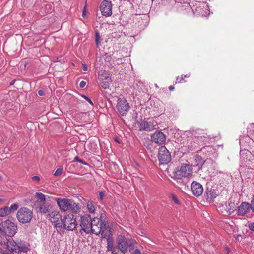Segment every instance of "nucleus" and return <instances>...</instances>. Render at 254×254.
<instances>
[{
  "mask_svg": "<svg viewBox=\"0 0 254 254\" xmlns=\"http://www.w3.org/2000/svg\"><path fill=\"white\" fill-rule=\"evenodd\" d=\"M63 227L68 231L75 230L77 226L76 219L74 218L73 214H69L65 216L62 220Z\"/></svg>",
  "mask_w": 254,
  "mask_h": 254,
  "instance_id": "obj_7",
  "label": "nucleus"
},
{
  "mask_svg": "<svg viewBox=\"0 0 254 254\" xmlns=\"http://www.w3.org/2000/svg\"><path fill=\"white\" fill-rule=\"evenodd\" d=\"M100 222L104 224H108V221L107 220V217L104 213H102L100 214Z\"/></svg>",
  "mask_w": 254,
  "mask_h": 254,
  "instance_id": "obj_31",
  "label": "nucleus"
},
{
  "mask_svg": "<svg viewBox=\"0 0 254 254\" xmlns=\"http://www.w3.org/2000/svg\"><path fill=\"white\" fill-rule=\"evenodd\" d=\"M250 208V205L248 202H242L238 207L237 214L239 216H244Z\"/></svg>",
  "mask_w": 254,
  "mask_h": 254,
  "instance_id": "obj_19",
  "label": "nucleus"
},
{
  "mask_svg": "<svg viewBox=\"0 0 254 254\" xmlns=\"http://www.w3.org/2000/svg\"><path fill=\"white\" fill-rule=\"evenodd\" d=\"M172 198L173 201L175 202V203H176L177 204H179V201L178 198L175 195H173Z\"/></svg>",
  "mask_w": 254,
  "mask_h": 254,
  "instance_id": "obj_44",
  "label": "nucleus"
},
{
  "mask_svg": "<svg viewBox=\"0 0 254 254\" xmlns=\"http://www.w3.org/2000/svg\"><path fill=\"white\" fill-rule=\"evenodd\" d=\"M86 84V83L85 81H82L79 83V87L81 88H83L85 86Z\"/></svg>",
  "mask_w": 254,
  "mask_h": 254,
  "instance_id": "obj_46",
  "label": "nucleus"
},
{
  "mask_svg": "<svg viewBox=\"0 0 254 254\" xmlns=\"http://www.w3.org/2000/svg\"><path fill=\"white\" fill-rule=\"evenodd\" d=\"M53 10V5L51 3L45 4L40 9V13L44 15L48 13H51Z\"/></svg>",
  "mask_w": 254,
  "mask_h": 254,
  "instance_id": "obj_21",
  "label": "nucleus"
},
{
  "mask_svg": "<svg viewBox=\"0 0 254 254\" xmlns=\"http://www.w3.org/2000/svg\"><path fill=\"white\" fill-rule=\"evenodd\" d=\"M92 226L90 227L89 234H95L96 235H102V237L105 238L106 231L108 228V224H104L100 222L98 218L92 219Z\"/></svg>",
  "mask_w": 254,
  "mask_h": 254,
  "instance_id": "obj_3",
  "label": "nucleus"
},
{
  "mask_svg": "<svg viewBox=\"0 0 254 254\" xmlns=\"http://www.w3.org/2000/svg\"><path fill=\"white\" fill-rule=\"evenodd\" d=\"M70 207L68 212H70L72 213L77 214L80 210V206L79 203H75L73 200Z\"/></svg>",
  "mask_w": 254,
  "mask_h": 254,
  "instance_id": "obj_22",
  "label": "nucleus"
},
{
  "mask_svg": "<svg viewBox=\"0 0 254 254\" xmlns=\"http://www.w3.org/2000/svg\"><path fill=\"white\" fill-rule=\"evenodd\" d=\"M92 219L88 214H85L80 217V226L81 227L80 230L83 231L86 234H89L90 227L92 226Z\"/></svg>",
  "mask_w": 254,
  "mask_h": 254,
  "instance_id": "obj_10",
  "label": "nucleus"
},
{
  "mask_svg": "<svg viewBox=\"0 0 254 254\" xmlns=\"http://www.w3.org/2000/svg\"><path fill=\"white\" fill-rule=\"evenodd\" d=\"M112 4L111 1L107 0H103L101 2L100 6V9L102 14L106 17L110 16L112 15Z\"/></svg>",
  "mask_w": 254,
  "mask_h": 254,
  "instance_id": "obj_14",
  "label": "nucleus"
},
{
  "mask_svg": "<svg viewBox=\"0 0 254 254\" xmlns=\"http://www.w3.org/2000/svg\"><path fill=\"white\" fill-rule=\"evenodd\" d=\"M250 205V208L252 210V211L254 212V195L253 196L252 199L251 200Z\"/></svg>",
  "mask_w": 254,
  "mask_h": 254,
  "instance_id": "obj_41",
  "label": "nucleus"
},
{
  "mask_svg": "<svg viewBox=\"0 0 254 254\" xmlns=\"http://www.w3.org/2000/svg\"><path fill=\"white\" fill-rule=\"evenodd\" d=\"M14 82H15V81H14V80H12V81L10 82V85H13V84H14Z\"/></svg>",
  "mask_w": 254,
  "mask_h": 254,
  "instance_id": "obj_59",
  "label": "nucleus"
},
{
  "mask_svg": "<svg viewBox=\"0 0 254 254\" xmlns=\"http://www.w3.org/2000/svg\"><path fill=\"white\" fill-rule=\"evenodd\" d=\"M0 254H9L7 253H2V252H0Z\"/></svg>",
  "mask_w": 254,
  "mask_h": 254,
  "instance_id": "obj_60",
  "label": "nucleus"
},
{
  "mask_svg": "<svg viewBox=\"0 0 254 254\" xmlns=\"http://www.w3.org/2000/svg\"><path fill=\"white\" fill-rule=\"evenodd\" d=\"M117 109L122 115H125L129 109V105L127 101L124 98H119L117 100Z\"/></svg>",
  "mask_w": 254,
  "mask_h": 254,
  "instance_id": "obj_13",
  "label": "nucleus"
},
{
  "mask_svg": "<svg viewBox=\"0 0 254 254\" xmlns=\"http://www.w3.org/2000/svg\"><path fill=\"white\" fill-rule=\"evenodd\" d=\"M249 229L254 232V223H251L249 224Z\"/></svg>",
  "mask_w": 254,
  "mask_h": 254,
  "instance_id": "obj_45",
  "label": "nucleus"
},
{
  "mask_svg": "<svg viewBox=\"0 0 254 254\" xmlns=\"http://www.w3.org/2000/svg\"><path fill=\"white\" fill-rule=\"evenodd\" d=\"M158 158L161 164H168L171 160V154L164 146H161L159 148Z\"/></svg>",
  "mask_w": 254,
  "mask_h": 254,
  "instance_id": "obj_8",
  "label": "nucleus"
},
{
  "mask_svg": "<svg viewBox=\"0 0 254 254\" xmlns=\"http://www.w3.org/2000/svg\"><path fill=\"white\" fill-rule=\"evenodd\" d=\"M205 133L201 129H197L192 132V136L193 138L192 139H190L187 143L188 149L190 150H195L198 148V143L199 139H201L202 136Z\"/></svg>",
  "mask_w": 254,
  "mask_h": 254,
  "instance_id": "obj_5",
  "label": "nucleus"
},
{
  "mask_svg": "<svg viewBox=\"0 0 254 254\" xmlns=\"http://www.w3.org/2000/svg\"><path fill=\"white\" fill-rule=\"evenodd\" d=\"M74 161H76V162H78L83 165H89L87 163H86L85 161H84V160L80 159L78 156H76L74 159Z\"/></svg>",
  "mask_w": 254,
  "mask_h": 254,
  "instance_id": "obj_37",
  "label": "nucleus"
},
{
  "mask_svg": "<svg viewBox=\"0 0 254 254\" xmlns=\"http://www.w3.org/2000/svg\"><path fill=\"white\" fill-rule=\"evenodd\" d=\"M139 131H152L155 129L153 123L151 121L141 120L139 123Z\"/></svg>",
  "mask_w": 254,
  "mask_h": 254,
  "instance_id": "obj_15",
  "label": "nucleus"
},
{
  "mask_svg": "<svg viewBox=\"0 0 254 254\" xmlns=\"http://www.w3.org/2000/svg\"><path fill=\"white\" fill-rule=\"evenodd\" d=\"M218 191L215 189L207 187L205 191V196L207 200L209 201H213L218 196Z\"/></svg>",
  "mask_w": 254,
  "mask_h": 254,
  "instance_id": "obj_17",
  "label": "nucleus"
},
{
  "mask_svg": "<svg viewBox=\"0 0 254 254\" xmlns=\"http://www.w3.org/2000/svg\"><path fill=\"white\" fill-rule=\"evenodd\" d=\"M81 96L85 99L86 100H87L91 105H93V103L91 100L88 98L86 95H82Z\"/></svg>",
  "mask_w": 254,
  "mask_h": 254,
  "instance_id": "obj_39",
  "label": "nucleus"
},
{
  "mask_svg": "<svg viewBox=\"0 0 254 254\" xmlns=\"http://www.w3.org/2000/svg\"><path fill=\"white\" fill-rule=\"evenodd\" d=\"M105 196V191H101L99 193V199L101 201L103 200L104 197Z\"/></svg>",
  "mask_w": 254,
  "mask_h": 254,
  "instance_id": "obj_40",
  "label": "nucleus"
},
{
  "mask_svg": "<svg viewBox=\"0 0 254 254\" xmlns=\"http://www.w3.org/2000/svg\"><path fill=\"white\" fill-rule=\"evenodd\" d=\"M129 252L131 254H141L140 251L138 249H136L133 250L131 246H129Z\"/></svg>",
  "mask_w": 254,
  "mask_h": 254,
  "instance_id": "obj_34",
  "label": "nucleus"
},
{
  "mask_svg": "<svg viewBox=\"0 0 254 254\" xmlns=\"http://www.w3.org/2000/svg\"><path fill=\"white\" fill-rule=\"evenodd\" d=\"M85 15H86V11H85V10H83V12H82V16L83 17H84L85 16Z\"/></svg>",
  "mask_w": 254,
  "mask_h": 254,
  "instance_id": "obj_56",
  "label": "nucleus"
},
{
  "mask_svg": "<svg viewBox=\"0 0 254 254\" xmlns=\"http://www.w3.org/2000/svg\"><path fill=\"white\" fill-rule=\"evenodd\" d=\"M235 210V204L234 203H230L228 204V212L230 214H232Z\"/></svg>",
  "mask_w": 254,
  "mask_h": 254,
  "instance_id": "obj_33",
  "label": "nucleus"
},
{
  "mask_svg": "<svg viewBox=\"0 0 254 254\" xmlns=\"http://www.w3.org/2000/svg\"><path fill=\"white\" fill-rule=\"evenodd\" d=\"M18 208V204H12L10 208L8 207V210H9V212L10 214L12 211H15L17 210Z\"/></svg>",
  "mask_w": 254,
  "mask_h": 254,
  "instance_id": "obj_35",
  "label": "nucleus"
},
{
  "mask_svg": "<svg viewBox=\"0 0 254 254\" xmlns=\"http://www.w3.org/2000/svg\"><path fill=\"white\" fill-rule=\"evenodd\" d=\"M38 94L40 96H42L45 95V93H44V91H43L42 90H39L38 91Z\"/></svg>",
  "mask_w": 254,
  "mask_h": 254,
  "instance_id": "obj_48",
  "label": "nucleus"
},
{
  "mask_svg": "<svg viewBox=\"0 0 254 254\" xmlns=\"http://www.w3.org/2000/svg\"><path fill=\"white\" fill-rule=\"evenodd\" d=\"M169 89L170 91H173L174 90V87L173 86H170Z\"/></svg>",
  "mask_w": 254,
  "mask_h": 254,
  "instance_id": "obj_54",
  "label": "nucleus"
},
{
  "mask_svg": "<svg viewBox=\"0 0 254 254\" xmlns=\"http://www.w3.org/2000/svg\"><path fill=\"white\" fill-rule=\"evenodd\" d=\"M50 208V206L49 204H46L45 203H43L40 204L39 206V211L41 213L43 214H48L49 213V210Z\"/></svg>",
  "mask_w": 254,
  "mask_h": 254,
  "instance_id": "obj_25",
  "label": "nucleus"
},
{
  "mask_svg": "<svg viewBox=\"0 0 254 254\" xmlns=\"http://www.w3.org/2000/svg\"><path fill=\"white\" fill-rule=\"evenodd\" d=\"M36 197L42 202H44L46 201V197L44 194L41 192H37L36 193Z\"/></svg>",
  "mask_w": 254,
  "mask_h": 254,
  "instance_id": "obj_32",
  "label": "nucleus"
},
{
  "mask_svg": "<svg viewBox=\"0 0 254 254\" xmlns=\"http://www.w3.org/2000/svg\"><path fill=\"white\" fill-rule=\"evenodd\" d=\"M100 85L104 89H108L109 87V83L111 82V81H99Z\"/></svg>",
  "mask_w": 254,
  "mask_h": 254,
  "instance_id": "obj_29",
  "label": "nucleus"
},
{
  "mask_svg": "<svg viewBox=\"0 0 254 254\" xmlns=\"http://www.w3.org/2000/svg\"><path fill=\"white\" fill-rule=\"evenodd\" d=\"M99 38H100L99 34L98 32H96V34H95V41H96V43L97 45H99V43H100V42L99 41Z\"/></svg>",
  "mask_w": 254,
  "mask_h": 254,
  "instance_id": "obj_42",
  "label": "nucleus"
},
{
  "mask_svg": "<svg viewBox=\"0 0 254 254\" xmlns=\"http://www.w3.org/2000/svg\"><path fill=\"white\" fill-rule=\"evenodd\" d=\"M199 8H200V7H196V11H199Z\"/></svg>",
  "mask_w": 254,
  "mask_h": 254,
  "instance_id": "obj_61",
  "label": "nucleus"
},
{
  "mask_svg": "<svg viewBox=\"0 0 254 254\" xmlns=\"http://www.w3.org/2000/svg\"><path fill=\"white\" fill-rule=\"evenodd\" d=\"M207 148H208V149H211V147L210 146H206V148H205V147L202 148L201 149V151H203V152H204V151L207 149Z\"/></svg>",
  "mask_w": 254,
  "mask_h": 254,
  "instance_id": "obj_51",
  "label": "nucleus"
},
{
  "mask_svg": "<svg viewBox=\"0 0 254 254\" xmlns=\"http://www.w3.org/2000/svg\"><path fill=\"white\" fill-rule=\"evenodd\" d=\"M10 214L8 207L5 206L0 209V217H4Z\"/></svg>",
  "mask_w": 254,
  "mask_h": 254,
  "instance_id": "obj_28",
  "label": "nucleus"
},
{
  "mask_svg": "<svg viewBox=\"0 0 254 254\" xmlns=\"http://www.w3.org/2000/svg\"><path fill=\"white\" fill-rule=\"evenodd\" d=\"M63 171V168L60 167L56 170V171L54 173V175L56 177L59 176L62 174Z\"/></svg>",
  "mask_w": 254,
  "mask_h": 254,
  "instance_id": "obj_36",
  "label": "nucleus"
},
{
  "mask_svg": "<svg viewBox=\"0 0 254 254\" xmlns=\"http://www.w3.org/2000/svg\"><path fill=\"white\" fill-rule=\"evenodd\" d=\"M245 139L247 140V141H250L251 139L248 137V136H246Z\"/></svg>",
  "mask_w": 254,
  "mask_h": 254,
  "instance_id": "obj_57",
  "label": "nucleus"
},
{
  "mask_svg": "<svg viewBox=\"0 0 254 254\" xmlns=\"http://www.w3.org/2000/svg\"><path fill=\"white\" fill-rule=\"evenodd\" d=\"M119 250H118H118H117V249H115V250H114L113 251H111L112 252V254H118Z\"/></svg>",
  "mask_w": 254,
  "mask_h": 254,
  "instance_id": "obj_50",
  "label": "nucleus"
},
{
  "mask_svg": "<svg viewBox=\"0 0 254 254\" xmlns=\"http://www.w3.org/2000/svg\"><path fill=\"white\" fill-rule=\"evenodd\" d=\"M173 177L182 181L183 177H188L191 176L193 174L191 166L189 164H183L180 167H177L176 169L173 171Z\"/></svg>",
  "mask_w": 254,
  "mask_h": 254,
  "instance_id": "obj_2",
  "label": "nucleus"
},
{
  "mask_svg": "<svg viewBox=\"0 0 254 254\" xmlns=\"http://www.w3.org/2000/svg\"><path fill=\"white\" fill-rule=\"evenodd\" d=\"M193 194L196 197L200 196L203 192V188L202 185L197 181H193L191 185Z\"/></svg>",
  "mask_w": 254,
  "mask_h": 254,
  "instance_id": "obj_16",
  "label": "nucleus"
},
{
  "mask_svg": "<svg viewBox=\"0 0 254 254\" xmlns=\"http://www.w3.org/2000/svg\"><path fill=\"white\" fill-rule=\"evenodd\" d=\"M87 207L89 212L90 213H94L95 212V210H96L95 206L94 205L92 201H91V200L88 201L87 203Z\"/></svg>",
  "mask_w": 254,
  "mask_h": 254,
  "instance_id": "obj_27",
  "label": "nucleus"
},
{
  "mask_svg": "<svg viewBox=\"0 0 254 254\" xmlns=\"http://www.w3.org/2000/svg\"><path fill=\"white\" fill-rule=\"evenodd\" d=\"M7 248L12 254H20L21 252L27 253L30 250L29 244L23 241L15 242L9 239L5 243Z\"/></svg>",
  "mask_w": 254,
  "mask_h": 254,
  "instance_id": "obj_1",
  "label": "nucleus"
},
{
  "mask_svg": "<svg viewBox=\"0 0 254 254\" xmlns=\"http://www.w3.org/2000/svg\"><path fill=\"white\" fill-rule=\"evenodd\" d=\"M16 216L20 222L26 223L31 221L33 217V212L29 209L23 207L18 210Z\"/></svg>",
  "mask_w": 254,
  "mask_h": 254,
  "instance_id": "obj_6",
  "label": "nucleus"
},
{
  "mask_svg": "<svg viewBox=\"0 0 254 254\" xmlns=\"http://www.w3.org/2000/svg\"><path fill=\"white\" fill-rule=\"evenodd\" d=\"M17 225L9 219L2 221L0 224V232L11 237L17 233Z\"/></svg>",
  "mask_w": 254,
  "mask_h": 254,
  "instance_id": "obj_4",
  "label": "nucleus"
},
{
  "mask_svg": "<svg viewBox=\"0 0 254 254\" xmlns=\"http://www.w3.org/2000/svg\"><path fill=\"white\" fill-rule=\"evenodd\" d=\"M116 247L122 253H125L128 247V238L124 235H120L116 238Z\"/></svg>",
  "mask_w": 254,
  "mask_h": 254,
  "instance_id": "obj_11",
  "label": "nucleus"
},
{
  "mask_svg": "<svg viewBox=\"0 0 254 254\" xmlns=\"http://www.w3.org/2000/svg\"><path fill=\"white\" fill-rule=\"evenodd\" d=\"M32 179L37 181H39L40 180V177L38 176H34L32 177Z\"/></svg>",
  "mask_w": 254,
  "mask_h": 254,
  "instance_id": "obj_47",
  "label": "nucleus"
},
{
  "mask_svg": "<svg viewBox=\"0 0 254 254\" xmlns=\"http://www.w3.org/2000/svg\"><path fill=\"white\" fill-rule=\"evenodd\" d=\"M55 200L57 202L61 211L63 212H67L68 209V202L69 198H56Z\"/></svg>",
  "mask_w": 254,
  "mask_h": 254,
  "instance_id": "obj_18",
  "label": "nucleus"
},
{
  "mask_svg": "<svg viewBox=\"0 0 254 254\" xmlns=\"http://www.w3.org/2000/svg\"><path fill=\"white\" fill-rule=\"evenodd\" d=\"M184 79L183 75H182L180 77L178 76L176 79V83L177 82L180 83L182 81H183Z\"/></svg>",
  "mask_w": 254,
  "mask_h": 254,
  "instance_id": "obj_43",
  "label": "nucleus"
},
{
  "mask_svg": "<svg viewBox=\"0 0 254 254\" xmlns=\"http://www.w3.org/2000/svg\"><path fill=\"white\" fill-rule=\"evenodd\" d=\"M107 251H112L115 249H117V247H115L114 246V242L113 238L112 237H108L107 239Z\"/></svg>",
  "mask_w": 254,
  "mask_h": 254,
  "instance_id": "obj_24",
  "label": "nucleus"
},
{
  "mask_svg": "<svg viewBox=\"0 0 254 254\" xmlns=\"http://www.w3.org/2000/svg\"><path fill=\"white\" fill-rule=\"evenodd\" d=\"M214 138V137H211L210 135H207L206 133L204 134L203 136H202V139L199 140V142H197L198 143V146L201 144V145L206 144L207 143H209L210 140Z\"/></svg>",
  "mask_w": 254,
  "mask_h": 254,
  "instance_id": "obj_23",
  "label": "nucleus"
},
{
  "mask_svg": "<svg viewBox=\"0 0 254 254\" xmlns=\"http://www.w3.org/2000/svg\"><path fill=\"white\" fill-rule=\"evenodd\" d=\"M199 161L196 165H194V167H197V170L198 171L199 169H200L202 167V158L200 156H198L197 157L196 159V162Z\"/></svg>",
  "mask_w": 254,
  "mask_h": 254,
  "instance_id": "obj_30",
  "label": "nucleus"
},
{
  "mask_svg": "<svg viewBox=\"0 0 254 254\" xmlns=\"http://www.w3.org/2000/svg\"><path fill=\"white\" fill-rule=\"evenodd\" d=\"M82 65H83V71H87V66L84 64H82Z\"/></svg>",
  "mask_w": 254,
  "mask_h": 254,
  "instance_id": "obj_52",
  "label": "nucleus"
},
{
  "mask_svg": "<svg viewBox=\"0 0 254 254\" xmlns=\"http://www.w3.org/2000/svg\"><path fill=\"white\" fill-rule=\"evenodd\" d=\"M104 59L105 61L110 62L112 59V57L110 55L106 53L104 55Z\"/></svg>",
  "mask_w": 254,
  "mask_h": 254,
  "instance_id": "obj_38",
  "label": "nucleus"
},
{
  "mask_svg": "<svg viewBox=\"0 0 254 254\" xmlns=\"http://www.w3.org/2000/svg\"><path fill=\"white\" fill-rule=\"evenodd\" d=\"M190 75V73H189L188 74H186V75H183V77H189Z\"/></svg>",
  "mask_w": 254,
  "mask_h": 254,
  "instance_id": "obj_55",
  "label": "nucleus"
},
{
  "mask_svg": "<svg viewBox=\"0 0 254 254\" xmlns=\"http://www.w3.org/2000/svg\"><path fill=\"white\" fill-rule=\"evenodd\" d=\"M72 202V200L71 199H69V202H68V209H67V211H68L70 207V206H71V204Z\"/></svg>",
  "mask_w": 254,
  "mask_h": 254,
  "instance_id": "obj_49",
  "label": "nucleus"
},
{
  "mask_svg": "<svg viewBox=\"0 0 254 254\" xmlns=\"http://www.w3.org/2000/svg\"><path fill=\"white\" fill-rule=\"evenodd\" d=\"M22 3L25 6L28 5V2H27V0H22Z\"/></svg>",
  "mask_w": 254,
  "mask_h": 254,
  "instance_id": "obj_53",
  "label": "nucleus"
},
{
  "mask_svg": "<svg viewBox=\"0 0 254 254\" xmlns=\"http://www.w3.org/2000/svg\"><path fill=\"white\" fill-rule=\"evenodd\" d=\"M242 143H243V140L242 139H240V144L241 146H242Z\"/></svg>",
  "mask_w": 254,
  "mask_h": 254,
  "instance_id": "obj_58",
  "label": "nucleus"
},
{
  "mask_svg": "<svg viewBox=\"0 0 254 254\" xmlns=\"http://www.w3.org/2000/svg\"><path fill=\"white\" fill-rule=\"evenodd\" d=\"M110 75L109 71L105 70H101L98 72V79L99 81H111Z\"/></svg>",
  "mask_w": 254,
  "mask_h": 254,
  "instance_id": "obj_20",
  "label": "nucleus"
},
{
  "mask_svg": "<svg viewBox=\"0 0 254 254\" xmlns=\"http://www.w3.org/2000/svg\"><path fill=\"white\" fill-rule=\"evenodd\" d=\"M151 139L152 142L163 145L166 142V135L161 130H157L151 135Z\"/></svg>",
  "mask_w": 254,
  "mask_h": 254,
  "instance_id": "obj_12",
  "label": "nucleus"
},
{
  "mask_svg": "<svg viewBox=\"0 0 254 254\" xmlns=\"http://www.w3.org/2000/svg\"><path fill=\"white\" fill-rule=\"evenodd\" d=\"M47 218L56 228H61L63 226L62 215L58 211H53L47 215Z\"/></svg>",
  "mask_w": 254,
  "mask_h": 254,
  "instance_id": "obj_9",
  "label": "nucleus"
},
{
  "mask_svg": "<svg viewBox=\"0 0 254 254\" xmlns=\"http://www.w3.org/2000/svg\"><path fill=\"white\" fill-rule=\"evenodd\" d=\"M250 152L248 150L244 149V150H241L240 152V158L243 162H246L247 160V154Z\"/></svg>",
  "mask_w": 254,
  "mask_h": 254,
  "instance_id": "obj_26",
  "label": "nucleus"
}]
</instances>
